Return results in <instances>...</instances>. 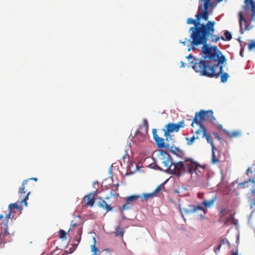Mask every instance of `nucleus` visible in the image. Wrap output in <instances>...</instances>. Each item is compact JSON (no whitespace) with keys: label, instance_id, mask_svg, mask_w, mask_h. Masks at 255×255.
Returning a JSON list of instances; mask_svg holds the SVG:
<instances>
[{"label":"nucleus","instance_id":"1","mask_svg":"<svg viewBox=\"0 0 255 255\" xmlns=\"http://www.w3.org/2000/svg\"><path fill=\"white\" fill-rule=\"evenodd\" d=\"M203 61H198L193 66L194 70L202 76L209 78L221 77V82L225 83L229 78V75L224 73L223 66L220 64L226 62V59L217 46L206 48L201 53Z\"/></svg>","mask_w":255,"mask_h":255},{"label":"nucleus","instance_id":"2","mask_svg":"<svg viewBox=\"0 0 255 255\" xmlns=\"http://www.w3.org/2000/svg\"><path fill=\"white\" fill-rule=\"evenodd\" d=\"M158 162L163 170L169 171L170 174L178 176L187 174L195 180L205 172V168L191 158H185L183 161L173 163L170 155L162 150H159Z\"/></svg>","mask_w":255,"mask_h":255},{"label":"nucleus","instance_id":"3","mask_svg":"<svg viewBox=\"0 0 255 255\" xmlns=\"http://www.w3.org/2000/svg\"><path fill=\"white\" fill-rule=\"evenodd\" d=\"M186 23L188 24H194V26L191 27L189 30V31H191V40L189 39L188 41H190L192 47L188 48V51L191 49L195 50L196 47L200 45H202L201 53L204 52L205 48L212 47L209 45L207 42L209 37L212 36L215 32V21H208L206 24H204L201 23L198 18L196 19L188 18Z\"/></svg>","mask_w":255,"mask_h":255},{"label":"nucleus","instance_id":"4","mask_svg":"<svg viewBox=\"0 0 255 255\" xmlns=\"http://www.w3.org/2000/svg\"><path fill=\"white\" fill-rule=\"evenodd\" d=\"M30 192H28L26 196H23V198L20 201H17L14 203H11L8 205V212L6 214L4 219L2 222V224L4 227L0 228V246L4 245L7 241H9L10 238V234L8 232V223L9 219L11 220L13 218V216H12L11 213L12 209L18 210L20 211V213L23 209L22 203H24L25 206H27V201L28 199V196Z\"/></svg>","mask_w":255,"mask_h":255},{"label":"nucleus","instance_id":"5","mask_svg":"<svg viewBox=\"0 0 255 255\" xmlns=\"http://www.w3.org/2000/svg\"><path fill=\"white\" fill-rule=\"evenodd\" d=\"M206 120L209 121L212 124H215L216 120L213 116V112L212 110L205 111L201 110L198 112H196L195 117L191 123V126L195 127V124L201 127L202 129L206 128L204 123Z\"/></svg>","mask_w":255,"mask_h":255},{"label":"nucleus","instance_id":"6","mask_svg":"<svg viewBox=\"0 0 255 255\" xmlns=\"http://www.w3.org/2000/svg\"><path fill=\"white\" fill-rule=\"evenodd\" d=\"M211 0H203V5L199 4L197 14L195 16L198 18L199 21L202 18L205 21H207L209 19V13L208 12V8L212 6Z\"/></svg>","mask_w":255,"mask_h":255},{"label":"nucleus","instance_id":"7","mask_svg":"<svg viewBox=\"0 0 255 255\" xmlns=\"http://www.w3.org/2000/svg\"><path fill=\"white\" fill-rule=\"evenodd\" d=\"M216 195H214L209 200H205L201 203H199L197 206H192L191 212L192 213L196 212L198 210L203 211L204 214L207 212V208L212 207L215 201L217 200Z\"/></svg>","mask_w":255,"mask_h":255},{"label":"nucleus","instance_id":"8","mask_svg":"<svg viewBox=\"0 0 255 255\" xmlns=\"http://www.w3.org/2000/svg\"><path fill=\"white\" fill-rule=\"evenodd\" d=\"M246 174L249 176L248 180L239 184L241 188L248 187V184L250 183L254 184L255 189L252 190V193L255 196V164H253L246 171Z\"/></svg>","mask_w":255,"mask_h":255},{"label":"nucleus","instance_id":"9","mask_svg":"<svg viewBox=\"0 0 255 255\" xmlns=\"http://www.w3.org/2000/svg\"><path fill=\"white\" fill-rule=\"evenodd\" d=\"M184 126V124L183 121H180L177 124L169 123L167 124L166 126V129H163V131H164V136L166 137V140H167L168 136L170 138L169 135L170 133L173 132V131H178L180 128H183Z\"/></svg>","mask_w":255,"mask_h":255},{"label":"nucleus","instance_id":"10","mask_svg":"<svg viewBox=\"0 0 255 255\" xmlns=\"http://www.w3.org/2000/svg\"><path fill=\"white\" fill-rule=\"evenodd\" d=\"M234 214L228 210L226 214L220 215L219 222L224 224V226H227L230 222H234Z\"/></svg>","mask_w":255,"mask_h":255},{"label":"nucleus","instance_id":"11","mask_svg":"<svg viewBox=\"0 0 255 255\" xmlns=\"http://www.w3.org/2000/svg\"><path fill=\"white\" fill-rule=\"evenodd\" d=\"M99 193L98 190H96L95 192L93 194L90 193L84 197V201L85 202V206L92 207L95 202V198L94 195H97Z\"/></svg>","mask_w":255,"mask_h":255},{"label":"nucleus","instance_id":"12","mask_svg":"<svg viewBox=\"0 0 255 255\" xmlns=\"http://www.w3.org/2000/svg\"><path fill=\"white\" fill-rule=\"evenodd\" d=\"M217 149L214 145H213V149H212V154L211 158V162L213 164H217L221 162L220 156L221 153L218 151V155L215 154V150Z\"/></svg>","mask_w":255,"mask_h":255},{"label":"nucleus","instance_id":"13","mask_svg":"<svg viewBox=\"0 0 255 255\" xmlns=\"http://www.w3.org/2000/svg\"><path fill=\"white\" fill-rule=\"evenodd\" d=\"M119 184H114L111 187V190L110 191V195L111 197H118L119 196L118 193Z\"/></svg>","mask_w":255,"mask_h":255},{"label":"nucleus","instance_id":"14","mask_svg":"<svg viewBox=\"0 0 255 255\" xmlns=\"http://www.w3.org/2000/svg\"><path fill=\"white\" fill-rule=\"evenodd\" d=\"M28 181L29 179H26L23 180L22 183V185L20 187L19 190L18 191V193L21 195V196L22 197V199L23 198V196H26V195H25V193H26V194H27V191H25V185L27 184Z\"/></svg>","mask_w":255,"mask_h":255},{"label":"nucleus","instance_id":"15","mask_svg":"<svg viewBox=\"0 0 255 255\" xmlns=\"http://www.w3.org/2000/svg\"><path fill=\"white\" fill-rule=\"evenodd\" d=\"M203 137H205L206 138L207 142L208 143H210V144L212 146V149H213V145H214V144L213 143V139L212 137H211L210 134L207 132V129L206 128H204V129H203Z\"/></svg>","mask_w":255,"mask_h":255},{"label":"nucleus","instance_id":"16","mask_svg":"<svg viewBox=\"0 0 255 255\" xmlns=\"http://www.w3.org/2000/svg\"><path fill=\"white\" fill-rule=\"evenodd\" d=\"M141 196L138 195H131L126 198V201L132 205L133 203H135L136 201Z\"/></svg>","mask_w":255,"mask_h":255},{"label":"nucleus","instance_id":"17","mask_svg":"<svg viewBox=\"0 0 255 255\" xmlns=\"http://www.w3.org/2000/svg\"><path fill=\"white\" fill-rule=\"evenodd\" d=\"M154 139L159 148H163L165 147L164 139L160 137L159 136H155Z\"/></svg>","mask_w":255,"mask_h":255},{"label":"nucleus","instance_id":"18","mask_svg":"<svg viewBox=\"0 0 255 255\" xmlns=\"http://www.w3.org/2000/svg\"><path fill=\"white\" fill-rule=\"evenodd\" d=\"M98 206L106 210L108 212L112 210V207L111 206V205H108L104 200H103L102 202H100L98 203Z\"/></svg>","mask_w":255,"mask_h":255},{"label":"nucleus","instance_id":"19","mask_svg":"<svg viewBox=\"0 0 255 255\" xmlns=\"http://www.w3.org/2000/svg\"><path fill=\"white\" fill-rule=\"evenodd\" d=\"M186 58L188 59L189 61H190V63L191 65V66L192 68L193 69L194 65L195 64V62H197L198 61H203V58L202 57V59L197 58L196 57H193L191 54H189L188 56L186 57Z\"/></svg>","mask_w":255,"mask_h":255},{"label":"nucleus","instance_id":"20","mask_svg":"<svg viewBox=\"0 0 255 255\" xmlns=\"http://www.w3.org/2000/svg\"><path fill=\"white\" fill-rule=\"evenodd\" d=\"M226 133L227 135L230 138L238 137L241 136L242 135V132L239 130L227 131Z\"/></svg>","mask_w":255,"mask_h":255},{"label":"nucleus","instance_id":"21","mask_svg":"<svg viewBox=\"0 0 255 255\" xmlns=\"http://www.w3.org/2000/svg\"><path fill=\"white\" fill-rule=\"evenodd\" d=\"M132 205H131L129 203H128L127 201H126V203L124 204L123 206L119 207V210L121 212H123L125 210H128L130 208V207Z\"/></svg>","mask_w":255,"mask_h":255},{"label":"nucleus","instance_id":"22","mask_svg":"<svg viewBox=\"0 0 255 255\" xmlns=\"http://www.w3.org/2000/svg\"><path fill=\"white\" fill-rule=\"evenodd\" d=\"M199 137L198 136H195L194 135L191 137H186V140L187 141V145H192L194 143V142L196 139H199Z\"/></svg>","mask_w":255,"mask_h":255},{"label":"nucleus","instance_id":"23","mask_svg":"<svg viewBox=\"0 0 255 255\" xmlns=\"http://www.w3.org/2000/svg\"><path fill=\"white\" fill-rule=\"evenodd\" d=\"M224 35L225 36V38L223 36H221V39L223 40H228L230 41L232 38V36L230 32L227 30H226L224 33Z\"/></svg>","mask_w":255,"mask_h":255},{"label":"nucleus","instance_id":"24","mask_svg":"<svg viewBox=\"0 0 255 255\" xmlns=\"http://www.w3.org/2000/svg\"><path fill=\"white\" fill-rule=\"evenodd\" d=\"M164 188V186L163 184H161L159 185L158 186L156 187V188L152 192L154 193V196L156 195L157 193H158L161 190H162Z\"/></svg>","mask_w":255,"mask_h":255},{"label":"nucleus","instance_id":"25","mask_svg":"<svg viewBox=\"0 0 255 255\" xmlns=\"http://www.w3.org/2000/svg\"><path fill=\"white\" fill-rule=\"evenodd\" d=\"M153 197H154V193L152 192L151 193L144 194L143 195V196L140 198H142V201H146L148 199L152 198Z\"/></svg>","mask_w":255,"mask_h":255},{"label":"nucleus","instance_id":"26","mask_svg":"<svg viewBox=\"0 0 255 255\" xmlns=\"http://www.w3.org/2000/svg\"><path fill=\"white\" fill-rule=\"evenodd\" d=\"M210 39H211V41L212 42H218L220 39H221V37H218V36H216L214 34V33H213V35L211 37H209L208 38V40H209Z\"/></svg>","mask_w":255,"mask_h":255},{"label":"nucleus","instance_id":"27","mask_svg":"<svg viewBox=\"0 0 255 255\" xmlns=\"http://www.w3.org/2000/svg\"><path fill=\"white\" fill-rule=\"evenodd\" d=\"M124 233H125V231H124V229H120V227H118L116 229V235L117 236H121L123 237Z\"/></svg>","mask_w":255,"mask_h":255},{"label":"nucleus","instance_id":"28","mask_svg":"<svg viewBox=\"0 0 255 255\" xmlns=\"http://www.w3.org/2000/svg\"><path fill=\"white\" fill-rule=\"evenodd\" d=\"M143 127L144 128V132L145 134L147 133L148 128V122L146 119H144L143 121Z\"/></svg>","mask_w":255,"mask_h":255},{"label":"nucleus","instance_id":"29","mask_svg":"<svg viewBox=\"0 0 255 255\" xmlns=\"http://www.w3.org/2000/svg\"><path fill=\"white\" fill-rule=\"evenodd\" d=\"M94 245L91 246V251L93 252V254H97V252L98 251V248L96 247V240L94 238Z\"/></svg>","mask_w":255,"mask_h":255},{"label":"nucleus","instance_id":"30","mask_svg":"<svg viewBox=\"0 0 255 255\" xmlns=\"http://www.w3.org/2000/svg\"><path fill=\"white\" fill-rule=\"evenodd\" d=\"M239 15H240V19H239L240 26L241 28L242 29L243 28V22H245V23H246V21L245 20V19L241 13H240Z\"/></svg>","mask_w":255,"mask_h":255},{"label":"nucleus","instance_id":"31","mask_svg":"<svg viewBox=\"0 0 255 255\" xmlns=\"http://www.w3.org/2000/svg\"><path fill=\"white\" fill-rule=\"evenodd\" d=\"M249 50L251 51L255 49V41H252L249 44Z\"/></svg>","mask_w":255,"mask_h":255},{"label":"nucleus","instance_id":"32","mask_svg":"<svg viewBox=\"0 0 255 255\" xmlns=\"http://www.w3.org/2000/svg\"><path fill=\"white\" fill-rule=\"evenodd\" d=\"M66 233L63 230H60L59 231V236L60 239H64L66 237Z\"/></svg>","mask_w":255,"mask_h":255},{"label":"nucleus","instance_id":"33","mask_svg":"<svg viewBox=\"0 0 255 255\" xmlns=\"http://www.w3.org/2000/svg\"><path fill=\"white\" fill-rule=\"evenodd\" d=\"M194 133L196 134L197 136H199V135H200L201 134V133L203 134V130L202 128L199 127V129L195 130Z\"/></svg>","mask_w":255,"mask_h":255},{"label":"nucleus","instance_id":"34","mask_svg":"<svg viewBox=\"0 0 255 255\" xmlns=\"http://www.w3.org/2000/svg\"><path fill=\"white\" fill-rule=\"evenodd\" d=\"M82 233V228H80L78 231H77V234L79 235V237L77 240V245L79 244V243H80V240H81V234Z\"/></svg>","mask_w":255,"mask_h":255},{"label":"nucleus","instance_id":"35","mask_svg":"<svg viewBox=\"0 0 255 255\" xmlns=\"http://www.w3.org/2000/svg\"><path fill=\"white\" fill-rule=\"evenodd\" d=\"M32 187V185H30L28 182L27 184L25 185V191H27V193L29 192L30 193V190Z\"/></svg>","mask_w":255,"mask_h":255},{"label":"nucleus","instance_id":"36","mask_svg":"<svg viewBox=\"0 0 255 255\" xmlns=\"http://www.w3.org/2000/svg\"><path fill=\"white\" fill-rule=\"evenodd\" d=\"M228 210H226V209L225 208H222L220 210V215H224V214H226V212L228 211Z\"/></svg>","mask_w":255,"mask_h":255},{"label":"nucleus","instance_id":"37","mask_svg":"<svg viewBox=\"0 0 255 255\" xmlns=\"http://www.w3.org/2000/svg\"><path fill=\"white\" fill-rule=\"evenodd\" d=\"M229 244V242H228V240L227 239H223L221 240V245L222 244Z\"/></svg>","mask_w":255,"mask_h":255},{"label":"nucleus","instance_id":"38","mask_svg":"<svg viewBox=\"0 0 255 255\" xmlns=\"http://www.w3.org/2000/svg\"><path fill=\"white\" fill-rule=\"evenodd\" d=\"M250 206H251V208L252 209L255 210V199L252 201V203H251Z\"/></svg>","mask_w":255,"mask_h":255},{"label":"nucleus","instance_id":"39","mask_svg":"<svg viewBox=\"0 0 255 255\" xmlns=\"http://www.w3.org/2000/svg\"><path fill=\"white\" fill-rule=\"evenodd\" d=\"M79 226V224H77V223H74L73 221H72L71 222V226H72V227L75 228V227H78Z\"/></svg>","mask_w":255,"mask_h":255},{"label":"nucleus","instance_id":"40","mask_svg":"<svg viewBox=\"0 0 255 255\" xmlns=\"http://www.w3.org/2000/svg\"><path fill=\"white\" fill-rule=\"evenodd\" d=\"M152 134H153V138H155V136H158L157 134H156V129H152Z\"/></svg>","mask_w":255,"mask_h":255},{"label":"nucleus","instance_id":"41","mask_svg":"<svg viewBox=\"0 0 255 255\" xmlns=\"http://www.w3.org/2000/svg\"><path fill=\"white\" fill-rule=\"evenodd\" d=\"M221 244L219 245L215 249L214 251L216 253H217V251H219L220 250Z\"/></svg>","mask_w":255,"mask_h":255},{"label":"nucleus","instance_id":"42","mask_svg":"<svg viewBox=\"0 0 255 255\" xmlns=\"http://www.w3.org/2000/svg\"><path fill=\"white\" fill-rule=\"evenodd\" d=\"M198 197L199 198H201V199H203V197H204V194L203 193H199L198 194Z\"/></svg>","mask_w":255,"mask_h":255},{"label":"nucleus","instance_id":"43","mask_svg":"<svg viewBox=\"0 0 255 255\" xmlns=\"http://www.w3.org/2000/svg\"><path fill=\"white\" fill-rule=\"evenodd\" d=\"M186 38L185 39V40L184 41H181V40L180 41V42L183 45H185L186 44Z\"/></svg>","mask_w":255,"mask_h":255},{"label":"nucleus","instance_id":"44","mask_svg":"<svg viewBox=\"0 0 255 255\" xmlns=\"http://www.w3.org/2000/svg\"><path fill=\"white\" fill-rule=\"evenodd\" d=\"M28 179H29V180H34L35 181H37V180H38V179H37V178H36V177L30 178H29Z\"/></svg>","mask_w":255,"mask_h":255},{"label":"nucleus","instance_id":"45","mask_svg":"<svg viewBox=\"0 0 255 255\" xmlns=\"http://www.w3.org/2000/svg\"><path fill=\"white\" fill-rule=\"evenodd\" d=\"M232 255H238L237 252H232Z\"/></svg>","mask_w":255,"mask_h":255},{"label":"nucleus","instance_id":"46","mask_svg":"<svg viewBox=\"0 0 255 255\" xmlns=\"http://www.w3.org/2000/svg\"><path fill=\"white\" fill-rule=\"evenodd\" d=\"M3 217H4V216H3V214H0V220L2 219L3 218Z\"/></svg>","mask_w":255,"mask_h":255},{"label":"nucleus","instance_id":"47","mask_svg":"<svg viewBox=\"0 0 255 255\" xmlns=\"http://www.w3.org/2000/svg\"><path fill=\"white\" fill-rule=\"evenodd\" d=\"M243 49H242L241 52H240V55L243 57Z\"/></svg>","mask_w":255,"mask_h":255},{"label":"nucleus","instance_id":"48","mask_svg":"<svg viewBox=\"0 0 255 255\" xmlns=\"http://www.w3.org/2000/svg\"><path fill=\"white\" fill-rule=\"evenodd\" d=\"M12 213H11L12 216H14V214H13L15 213V210L12 209Z\"/></svg>","mask_w":255,"mask_h":255},{"label":"nucleus","instance_id":"49","mask_svg":"<svg viewBox=\"0 0 255 255\" xmlns=\"http://www.w3.org/2000/svg\"><path fill=\"white\" fill-rule=\"evenodd\" d=\"M181 67H184V63L183 62H181Z\"/></svg>","mask_w":255,"mask_h":255},{"label":"nucleus","instance_id":"50","mask_svg":"<svg viewBox=\"0 0 255 255\" xmlns=\"http://www.w3.org/2000/svg\"><path fill=\"white\" fill-rule=\"evenodd\" d=\"M96 184H97L98 186V182L94 183L93 185L95 186Z\"/></svg>","mask_w":255,"mask_h":255},{"label":"nucleus","instance_id":"51","mask_svg":"<svg viewBox=\"0 0 255 255\" xmlns=\"http://www.w3.org/2000/svg\"><path fill=\"white\" fill-rule=\"evenodd\" d=\"M109 198H110V197H106L105 198V199H106V200H108V199H109Z\"/></svg>","mask_w":255,"mask_h":255},{"label":"nucleus","instance_id":"52","mask_svg":"<svg viewBox=\"0 0 255 255\" xmlns=\"http://www.w3.org/2000/svg\"><path fill=\"white\" fill-rule=\"evenodd\" d=\"M216 135H217V136L218 138V139H220V137H219V136L218 135V134L217 133H216Z\"/></svg>","mask_w":255,"mask_h":255},{"label":"nucleus","instance_id":"53","mask_svg":"<svg viewBox=\"0 0 255 255\" xmlns=\"http://www.w3.org/2000/svg\"><path fill=\"white\" fill-rule=\"evenodd\" d=\"M139 134V132L138 131L136 133V136H137Z\"/></svg>","mask_w":255,"mask_h":255},{"label":"nucleus","instance_id":"54","mask_svg":"<svg viewBox=\"0 0 255 255\" xmlns=\"http://www.w3.org/2000/svg\"><path fill=\"white\" fill-rule=\"evenodd\" d=\"M92 255H98L97 254H93Z\"/></svg>","mask_w":255,"mask_h":255},{"label":"nucleus","instance_id":"55","mask_svg":"<svg viewBox=\"0 0 255 255\" xmlns=\"http://www.w3.org/2000/svg\"><path fill=\"white\" fill-rule=\"evenodd\" d=\"M222 0H218V1L219 2H220V1H222Z\"/></svg>","mask_w":255,"mask_h":255}]
</instances>
